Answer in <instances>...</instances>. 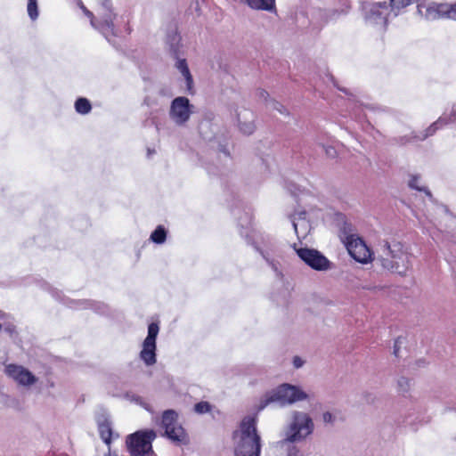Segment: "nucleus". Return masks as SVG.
<instances>
[{
	"label": "nucleus",
	"instance_id": "nucleus-18",
	"mask_svg": "<svg viewBox=\"0 0 456 456\" xmlns=\"http://www.w3.org/2000/svg\"><path fill=\"white\" fill-rule=\"evenodd\" d=\"M99 432L102 439L107 444H110L112 430L110 423L108 419H104L103 421L99 423Z\"/></svg>",
	"mask_w": 456,
	"mask_h": 456
},
{
	"label": "nucleus",
	"instance_id": "nucleus-11",
	"mask_svg": "<svg viewBox=\"0 0 456 456\" xmlns=\"http://www.w3.org/2000/svg\"><path fill=\"white\" fill-rule=\"evenodd\" d=\"M159 333V326L151 323L148 327V335L142 343V349L140 353L141 359L146 365H153L156 362V338Z\"/></svg>",
	"mask_w": 456,
	"mask_h": 456
},
{
	"label": "nucleus",
	"instance_id": "nucleus-7",
	"mask_svg": "<svg viewBox=\"0 0 456 456\" xmlns=\"http://www.w3.org/2000/svg\"><path fill=\"white\" fill-rule=\"evenodd\" d=\"M161 427L165 435L174 443L186 444L188 436L183 428L177 421V413L173 410L163 412Z\"/></svg>",
	"mask_w": 456,
	"mask_h": 456
},
{
	"label": "nucleus",
	"instance_id": "nucleus-23",
	"mask_svg": "<svg viewBox=\"0 0 456 456\" xmlns=\"http://www.w3.org/2000/svg\"><path fill=\"white\" fill-rule=\"evenodd\" d=\"M28 13L31 20H36L38 16L37 0H28Z\"/></svg>",
	"mask_w": 456,
	"mask_h": 456
},
{
	"label": "nucleus",
	"instance_id": "nucleus-13",
	"mask_svg": "<svg viewBox=\"0 0 456 456\" xmlns=\"http://www.w3.org/2000/svg\"><path fill=\"white\" fill-rule=\"evenodd\" d=\"M295 232L298 239H305L312 230V221L309 215L302 209H297L291 216Z\"/></svg>",
	"mask_w": 456,
	"mask_h": 456
},
{
	"label": "nucleus",
	"instance_id": "nucleus-21",
	"mask_svg": "<svg viewBox=\"0 0 456 456\" xmlns=\"http://www.w3.org/2000/svg\"><path fill=\"white\" fill-rule=\"evenodd\" d=\"M267 107L273 110H276L281 114L288 115L287 109L280 102L273 99H270L267 102Z\"/></svg>",
	"mask_w": 456,
	"mask_h": 456
},
{
	"label": "nucleus",
	"instance_id": "nucleus-16",
	"mask_svg": "<svg viewBox=\"0 0 456 456\" xmlns=\"http://www.w3.org/2000/svg\"><path fill=\"white\" fill-rule=\"evenodd\" d=\"M245 3L254 10L267 12L275 11V0H244Z\"/></svg>",
	"mask_w": 456,
	"mask_h": 456
},
{
	"label": "nucleus",
	"instance_id": "nucleus-17",
	"mask_svg": "<svg viewBox=\"0 0 456 456\" xmlns=\"http://www.w3.org/2000/svg\"><path fill=\"white\" fill-rule=\"evenodd\" d=\"M176 68L185 78L188 90H191L192 87L193 80L185 60H179L176 63Z\"/></svg>",
	"mask_w": 456,
	"mask_h": 456
},
{
	"label": "nucleus",
	"instance_id": "nucleus-10",
	"mask_svg": "<svg viewBox=\"0 0 456 456\" xmlns=\"http://www.w3.org/2000/svg\"><path fill=\"white\" fill-rule=\"evenodd\" d=\"M296 251L300 259L314 270L325 272L332 266L330 261L316 249L300 248Z\"/></svg>",
	"mask_w": 456,
	"mask_h": 456
},
{
	"label": "nucleus",
	"instance_id": "nucleus-20",
	"mask_svg": "<svg viewBox=\"0 0 456 456\" xmlns=\"http://www.w3.org/2000/svg\"><path fill=\"white\" fill-rule=\"evenodd\" d=\"M76 110L78 113L86 114L91 110V104L86 98H79L75 104Z\"/></svg>",
	"mask_w": 456,
	"mask_h": 456
},
{
	"label": "nucleus",
	"instance_id": "nucleus-3",
	"mask_svg": "<svg viewBox=\"0 0 456 456\" xmlns=\"http://www.w3.org/2000/svg\"><path fill=\"white\" fill-rule=\"evenodd\" d=\"M314 427V421L310 413L294 410L284 429V438L279 444L304 442L313 435Z\"/></svg>",
	"mask_w": 456,
	"mask_h": 456
},
{
	"label": "nucleus",
	"instance_id": "nucleus-5",
	"mask_svg": "<svg viewBox=\"0 0 456 456\" xmlns=\"http://www.w3.org/2000/svg\"><path fill=\"white\" fill-rule=\"evenodd\" d=\"M308 399L309 395L300 387L285 383L273 391L268 402H276L281 405H291Z\"/></svg>",
	"mask_w": 456,
	"mask_h": 456
},
{
	"label": "nucleus",
	"instance_id": "nucleus-9",
	"mask_svg": "<svg viewBox=\"0 0 456 456\" xmlns=\"http://www.w3.org/2000/svg\"><path fill=\"white\" fill-rule=\"evenodd\" d=\"M4 373L18 386L25 388H30L38 381V378L22 365L7 364L4 368Z\"/></svg>",
	"mask_w": 456,
	"mask_h": 456
},
{
	"label": "nucleus",
	"instance_id": "nucleus-32",
	"mask_svg": "<svg viewBox=\"0 0 456 456\" xmlns=\"http://www.w3.org/2000/svg\"><path fill=\"white\" fill-rule=\"evenodd\" d=\"M106 456H117L116 454H112L110 452Z\"/></svg>",
	"mask_w": 456,
	"mask_h": 456
},
{
	"label": "nucleus",
	"instance_id": "nucleus-19",
	"mask_svg": "<svg viewBox=\"0 0 456 456\" xmlns=\"http://www.w3.org/2000/svg\"><path fill=\"white\" fill-rule=\"evenodd\" d=\"M396 385L400 393L406 394L411 390V381L406 377H400L396 381Z\"/></svg>",
	"mask_w": 456,
	"mask_h": 456
},
{
	"label": "nucleus",
	"instance_id": "nucleus-26",
	"mask_svg": "<svg viewBox=\"0 0 456 456\" xmlns=\"http://www.w3.org/2000/svg\"><path fill=\"white\" fill-rule=\"evenodd\" d=\"M322 419L325 424H333L336 419L335 414L330 411H324L322 415Z\"/></svg>",
	"mask_w": 456,
	"mask_h": 456
},
{
	"label": "nucleus",
	"instance_id": "nucleus-22",
	"mask_svg": "<svg viewBox=\"0 0 456 456\" xmlns=\"http://www.w3.org/2000/svg\"><path fill=\"white\" fill-rule=\"evenodd\" d=\"M151 239L156 243H162L166 240V232L159 226L151 235Z\"/></svg>",
	"mask_w": 456,
	"mask_h": 456
},
{
	"label": "nucleus",
	"instance_id": "nucleus-30",
	"mask_svg": "<svg viewBox=\"0 0 456 456\" xmlns=\"http://www.w3.org/2000/svg\"><path fill=\"white\" fill-rule=\"evenodd\" d=\"M260 97H261V98H263V99L266 102V103H267V102H268V101L271 99V98L269 97L268 93H267V92H265V91H262V92L260 93Z\"/></svg>",
	"mask_w": 456,
	"mask_h": 456
},
{
	"label": "nucleus",
	"instance_id": "nucleus-12",
	"mask_svg": "<svg viewBox=\"0 0 456 456\" xmlns=\"http://www.w3.org/2000/svg\"><path fill=\"white\" fill-rule=\"evenodd\" d=\"M445 8H447V3H418L417 13L426 20H436L444 18Z\"/></svg>",
	"mask_w": 456,
	"mask_h": 456
},
{
	"label": "nucleus",
	"instance_id": "nucleus-28",
	"mask_svg": "<svg viewBox=\"0 0 456 456\" xmlns=\"http://www.w3.org/2000/svg\"><path fill=\"white\" fill-rule=\"evenodd\" d=\"M293 364L296 368H300L303 366L304 362L300 357L296 356L293 359Z\"/></svg>",
	"mask_w": 456,
	"mask_h": 456
},
{
	"label": "nucleus",
	"instance_id": "nucleus-1",
	"mask_svg": "<svg viewBox=\"0 0 456 456\" xmlns=\"http://www.w3.org/2000/svg\"><path fill=\"white\" fill-rule=\"evenodd\" d=\"M232 438L235 456H260L262 443L255 418H244Z\"/></svg>",
	"mask_w": 456,
	"mask_h": 456
},
{
	"label": "nucleus",
	"instance_id": "nucleus-4",
	"mask_svg": "<svg viewBox=\"0 0 456 456\" xmlns=\"http://www.w3.org/2000/svg\"><path fill=\"white\" fill-rule=\"evenodd\" d=\"M156 434L152 430L137 431L127 436L126 444L131 456H152L151 443Z\"/></svg>",
	"mask_w": 456,
	"mask_h": 456
},
{
	"label": "nucleus",
	"instance_id": "nucleus-29",
	"mask_svg": "<svg viewBox=\"0 0 456 456\" xmlns=\"http://www.w3.org/2000/svg\"><path fill=\"white\" fill-rule=\"evenodd\" d=\"M82 9L84 11V12L91 18V24L94 26V20H93V13L91 12H89L86 7L82 6Z\"/></svg>",
	"mask_w": 456,
	"mask_h": 456
},
{
	"label": "nucleus",
	"instance_id": "nucleus-15",
	"mask_svg": "<svg viewBox=\"0 0 456 456\" xmlns=\"http://www.w3.org/2000/svg\"><path fill=\"white\" fill-rule=\"evenodd\" d=\"M238 126L245 134H251L255 129L254 114L248 110H242L237 114Z\"/></svg>",
	"mask_w": 456,
	"mask_h": 456
},
{
	"label": "nucleus",
	"instance_id": "nucleus-8",
	"mask_svg": "<svg viewBox=\"0 0 456 456\" xmlns=\"http://www.w3.org/2000/svg\"><path fill=\"white\" fill-rule=\"evenodd\" d=\"M194 113V105L184 96L175 97L170 104L169 118L176 126H184Z\"/></svg>",
	"mask_w": 456,
	"mask_h": 456
},
{
	"label": "nucleus",
	"instance_id": "nucleus-2",
	"mask_svg": "<svg viewBox=\"0 0 456 456\" xmlns=\"http://www.w3.org/2000/svg\"><path fill=\"white\" fill-rule=\"evenodd\" d=\"M378 261L382 268L399 275H405L411 265L404 245L397 240L384 242Z\"/></svg>",
	"mask_w": 456,
	"mask_h": 456
},
{
	"label": "nucleus",
	"instance_id": "nucleus-25",
	"mask_svg": "<svg viewBox=\"0 0 456 456\" xmlns=\"http://www.w3.org/2000/svg\"><path fill=\"white\" fill-rule=\"evenodd\" d=\"M444 10V18L456 20V4H447V8Z\"/></svg>",
	"mask_w": 456,
	"mask_h": 456
},
{
	"label": "nucleus",
	"instance_id": "nucleus-27",
	"mask_svg": "<svg viewBox=\"0 0 456 456\" xmlns=\"http://www.w3.org/2000/svg\"><path fill=\"white\" fill-rule=\"evenodd\" d=\"M389 8L391 7V9H400V8H404L406 6H408V4H406L404 3V1H402V0H390L389 4Z\"/></svg>",
	"mask_w": 456,
	"mask_h": 456
},
{
	"label": "nucleus",
	"instance_id": "nucleus-6",
	"mask_svg": "<svg viewBox=\"0 0 456 456\" xmlns=\"http://www.w3.org/2000/svg\"><path fill=\"white\" fill-rule=\"evenodd\" d=\"M348 254L361 264H368L373 260V252L365 242L355 234L346 235L342 239Z\"/></svg>",
	"mask_w": 456,
	"mask_h": 456
},
{
	"label": "nucleus",
	"instance_id": "nucleus-33",
	"mask_svg": "<svg viewBox=\"0 0 456 456\" xmlns=\"http://www.w3.org/2000/svg\"><path fill=\"white\" fill-rule=\"evenodd\" d=\"M268 399L266 400V403H265V405H262V408H265V406L268 403Z\"/></svg>",
	"mask_w": 456,
	"mask_h": 456
},
{
	"label": "nucleus",
	"instance_id": "nucleus-31",
	"mask_svg": "<svg viewBox=\"0 0 456 456\" xmlns=\"http://www.w3.org/2000/svg\"><path fill=\"white\" fill-rule=\"evenodd\" d=\"M398 343H399V341H398V340H396V341L395 342V346H394V354H395V355H396V356H397V354H398Z\"/></svg>",
	"mask_w": 456,
	"mask_h": 456
},
{
	"label": "nucleus",
	"instance_id": "nucleus-14",
	"mask_svg": "<svg viewBox=\"0 0 456 456\" xmlns=\"http://www.w3.org/2000/svg\"><path fill=\"white\" fill-rule=\"evenodd\" d=\"M388 14L389 5L387 2L376 3L368 9L366 19L370 24L386 26Z\"/></svg>",
	"mask_w": 456,
	"mask_h": 456
},
{
	"label": "nucleus",
	"instance_id": "nucleus-24",
	"mask_svg": "<svg viewBox=\"0 0 456 456\" xmlns=\"http://www.w3.org/2000/svg\"><path fill=\"white\" fill-rule=\"evenodd\" d=\"M194 410L200 414L206 413L211 410V405L208 402H200L195 404Z\"/></svg>",
	"mask_w": 456,
	"mask_h": 456
}]
</instances>
